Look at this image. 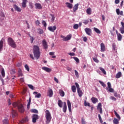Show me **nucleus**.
I'll return each instance as SVG.
<instances>
[{"mask_svg":"<svg viewBox=\"0 0 124 124\" xmlns=\"http://www.w3.org/2000/svg\"><path fill=\"white\" fill-rule=\"evenodd\" d=\"M108 87H107V90L108 92H109V93H114V89L112 88L111 86V83L108 82L107 83Z\"/></svg>","mask_w":124,"mask_h":124,"instance_id":"nucleus-7","label":"nucleus"},{"mask_svg":"<svg viewBox=\"0 0 124 124\" xmlns=\"http://www.w3.org/2000/svg\"><path fill=\"white\" fill-rule=\"evenodd\" d=\"M74 30H78V28H79V25L75 24L73 26Z\"/></svg>","mask_w":124,"mask_h":124,"instance_id":"nucleus-48","label":"nucleus"},{"mask_svg":"<svg viewBox=\"0 0 124 124\" xmlns=\"http://www.w3.org/2000/svg\"><path fill=\"white\" fill-rule=\"evenodd\" d=\"M34 56L36 60H38L40 57V51L39 46H34L33 48Z\"/></svg>","mask_w":124,"mask_h":124,"instance_id":"nucleus-1","label":"nucleus"},{"mask_svg":"<svg viewBox=\"0 0 124 124\" xmlns=\"http://www.w3.org/2000/svg\"><path fill=\"white\" fill-rule=\"evenodd\" d=\"M67 106L69 112H71V103H70L69 100H67Z\"/></svg>","mask_w":124,"mask_h":124,"instance_id":"nucleus-23","label":"nucleus"},{"mask_svg":"<svg viewBox=\"0 0 124 124\" xmlns=\"http://www.w3.org/2000/svg\"><path fill=\"white\" fill-rule=\"evenodd\" d=\"M81 124H86V120L84 118L81 119Z\"/></svg>","mask_w":124,"mask_h":124,"instance_id":"nucleus-56","label":"nucleus"},{"mask_svg":"<svg viewBox=\"0 0 124 124\" xmlns=\"http://www.w3.org/2000/svg\"><path fill=\"white\" fill-rule=\"evenodd\" d=\"M77 91L79 97H82V95H83V92L81 91V89L77 90Z\"/></svg>","mask_w":124,"mask_h":124,"instance_id":"nucleus-35","label":"nucleus"},{"mask_svg":"<svg viewBox=\"0 0 124 124\" xmlns=\"http://www.w3.org/2000/svg\"><path fill=\"white\" fill-rule=\"evenodd\" d=\"M84 31L88 35H91L92 34V29L90 28H86L84 29Z\"/></svg>","mask_w":124,"mask_h":124,"instance_id":"nucleus-11","label":"nucleus"},{"mask_svg":"<svg viewBox=\"0 0 124 124\" xmlns=\"http://www.w3.org/2000/svg\"><path fill=\"white\" fill-rule=\"evenodd\" d=\"M116 11L117 15H122V16L123 15V11H120V9H117Z\"/></svg>","mask_w":124,"mask_h":124,"instance_id":"nucleus-26","label":"nucleus"},{"mask_svg":"<svg viewBox=\"0 0 124 124\" xmlns=\"http://www.w3.org/2000/svg\"><path fill=\"white\" fill-rule=\"evenodd\" d=\"M12 105L13 107H17L18 109V111L20 112V113H24L25 111V108H24V106H23V105L16 102H14Z\"/></svg>","mask_w":124,"mask_h":124,"instance_id":"nucleus-2","label":"nucleus"},{"mask_svg":"<svg viewBox=\"0 0 124 124\" xmlns=\"http://www.w3.org/2000/svg\"><path fill=\"white\" fill-rule=\"evenodd\" d=\"M75 85L77 88V91H78L79 90H81V89L80 88V86H79V84H78V83L76 82Z\"/></svg>","mask_w":124,"mask_h":124,"instance_id":"nucleus-43","label":"nucleus"},{"mask_svg":"<svg viewBox=\"0 0 124 124\" xmlns=\"http://www.w3.org/2000/svg\"><path fill=\"white\" fill-rule=\"evenodd\" d=\"M99 82L100 83V84L101 85V86H102L104 87H106V84H105V83H104V82L101 81H99Z\"/></svg>","mask_w":124,"mask_h":124,"instance_id":"nucleus-46","label":"nucleus"},{"mask_svg":"<svg viewBox=\"0 0 124 124\" xmlns=\"http://www.w3.org/2000/svg\"><path fill=\"white\" fill-rule=\"evenodd\" d=\"M98 118L100 123H103V121H102V119L101 118V116H100V114H98Z\"/></svg>","mask_w":124,"mask_h":124,"instance_id":"nucleus-59","label":"nucleus"},{"mask_svg":"<svg viewBox=\"0 0 124 124\" xmlns=\"http://www.w3.org/2000/svg\"><path fill=\"white\" fill-rule=\"evenodd\" d=\"M1 74L2 76V77L4 78L5 77V72L4 71V69L1 68L0 70Z\"/></svg>","mask_w":124,"mask_h":124,"instance_id":"nucleus-34","label":"nucleus"},{"mask_svg":"<svg viewBox=\"0 0 124 124\" xmlns=\"http://www.w3.org/2000/svg\"><path fill=\"white\" fill-rule=\"evenodd\" d=\"M30 40L31 42V43H32L33 42V40H34V38L33 37L30 36Z\"/></svg>","mask_w":124,"mask_h":124,"instance_id":"nucleus-62","label":"nucleus"},{"mask_svg":"<svg viewBox=\"0 0 124 124\" xmlns=\"http://www.w3.org/2000/svg\"><path fill=\"white\" fill-rule=\"evenodd\" d=\"M91 100L93 102V103H94V104H95L96 103V102H97V101H98L97 100V98H95V97H93L92 98H91Z\"/></svg>","mask_w":124,"mask_h":124,"instance_id":"nucleus-33","label":"nucleus"},{"mask_svg":"<svg viewBox=\"0 0 124 124\" xmlns=\"http://www.w3.org/2000/svg\"><path fill=\"white\" fill-rule=\"evenodd\" d=\"M114 114L117 118H114L113 120V123L114 124H119L120 121H121V116H120V115L117 113V111L116 110H114Z\"/></svg>","mask_w":124,"mask_h":124,"instance_id":"nucleus-4","label":"nucleus"},{"mask_svg":"<svg viewBox=\"0 0 124 124\" xmlns=\"http://www.w3.org/2000/svg\"><path fill=\"white\" fill-rule=\"evenodd\" d=\"M84 105L85 106H90V103H88L86 101H85Z\"/></svg>","mask_w":124,"mask_h":124,"instance_id":"nucleus-61","label":"nucleus"},{"mask_svg":"<svg viewBox=\"0 0 124 124\" xmlns=\"http://www.w3.org/2000/svg\"><path fill=\"white\" fill-rule=\"evenodd\" d=\"M43 32H44L43 30L41 29H39L38 30V33H39V34H43Z\"/></svg>","mask_w":124,"mask_h":124,"instance_id":"nucleus-41","label":"nucleus"},{"mask_svg":"<svg viewBox=\"0 0 124 124\" xmlns=\"http://www.w3.org/2000/svg\"><path fill=\"white\" fill-rule=\"evenodd\" d=\"M93 61H94V62H96L97 63H98L99 62V61L98 60V59H97V58H93Z\"/></svg>","mask_w":124,"mask_h":124,"instance_id":"nucleus-50","label":"nucleus"},{"mask_svg":"<svg viewBox=\"0 0 124 124\" xmlns=\"http://www.w3.org/2000/svg\"><path fill=\"white\" fill-rule=\"evenodd\" d=\"M33 94H34L35 98H40V97H41V93H38L37 92H33Z\"/></svg>","mask_w":124,"mask_h":124,"instance_id":"nucleus-14","label":"nucleus"},{"mask_svg":"<svg viewBox=\"0 0 124 124\" xmlns=\"http://www.w3.org/2000/svg\"><path fill=\"white\" fill-rule=\"evenodd\" d=\"M78 7H79V4L78 3L76 4L73 8V12H76V11L78 10Z\"/></svg>","mask_w":124,"mask_h":124,"instance_id":"nucleus-17","label":"nucleus"},{"mask_svg":"<svg viewBox=\"0 0 124 124\" xmlns=\"http://www.w3.org/2000/svg\"><path fill=\"white\" fill-rule=\"evenodd\" d=\"M109 98L110 99H111V100H113V101H116L117 100V99L114 96H110Z\"/></svg>","mask_w":124,"mask_h":124,"instance_id":"nucleus-54","label":"nucleus"},{"mask_svg":"<svg viewBox=\"0 0 124 124\" xmlns=\"http://www.w3.org/2000/svg\"><path fill=\"white\" fill-rule=\"evenodd\" d=\"M75 73L76 77H77V78H79V73L77 71H76V70H75Z\"/></svg>","mask_w":124,"mask_h":124,"instance_id":"nucleus-53","label":"nucleus"},{"mask_svg":"<svg viewBox=\"0 0 124 124\" xmlns=\"http://www.w3.org/2000/svg\"><path fill=\"white\" fill-rule=\"evenodd\" d=\"M42 69L43 70H44V71L47 72L48 73H50V72H51V71H52V69L49 68L47 67H42Z\"/></svg>","mask_w":124,"mask_h":124,"instance_id":"nucleus-12","label":"nucleus"},{"mask_svg":"<svg viewBox=\"0 0 124 124\" xmlns=\"http://www.w3.org/2000/svg\"><path fill=\"white\" fill-rule=\"evenodd\" d=\"M29 6L31 9H32V8H33V4H32L31 2H30Z\"/></svg>","mask_w":124,"mask_h":124,"instance_id":"nucleus-57","label":"nucleus"},{"mask_svg":"<svg viewBox=\"0 0 124 124\" xmlns=\"http://www.w3.org/2000/svg\"><path fill=\"white\" fill-rule=\"evenodd\" d=\"M93 31H94L96 32V33H98L99 34H100V33H101V31H100V30L95 27L93 28Z\"/></svg>","mask_w":124,"mask_h":124,"instance_id":"nucleus-29","label":"nucleus"},{"mask_svg":"<svg viewBox=\"0 0 124 124\" xmlns=\"http://www.w3.org/2000/svg\"><path fill=\"white\" fill-rule=\"evenodd\" d=\"M14 8H15V10H16V11H18V12H21V11H22V9L21 8H19L16 5H15L14 6Z\"/></svg>","mask_w":124,"mask_h":124,"instance_id":"nucleus-31","label":"nucleus"},{"mask_svg":"<svg viewBox=\"0 0 124 124\" xmlns=\"http://www.w3.org/2000/svg\"><path fill=\"white\" fill-rule=\"evenodd\" d=\"M27 0H23L22 2V6L23 8H25L27 7Z\"/></svg>","mask_w":124,"mask_h":124,"instance_id":"nucleus-25","label":"nucleus"},{"mask_svg":"<svg viewBox=\"0 0 124 124\" xmlns=\"http://www.w3.org/2000/svg\"><path fill=\"white\" fill-rule=\"evenodd\" d=\"M3 124H7L8 122H7V120L5 119L3 121Z\"/></svg>","mask_w":124,"mask_h":124,"instance_id":"nucleus-64","label":"nucleus"},{"mask_svg":"<svg viewBox=\"0 0 124 124\" xmlns=\"http://www.w3.org/2000/svg\"><path fill=\"white\" fill-rule=\"evenodd\" d=\"M116 33L117 35V39L118 41H122V39H123V36H122V34L119 33L117 30L116 31Z\"/></svg>","mask_w":124,"mask_h":124,"instance_id":"nucleus-10","label":"nucleus"},{"mask_svg":"<svg viewBox=\"0 0 124 124\" xmlns=\"http://www.w3.org/2000/svg\"><path fill=\"white\" fill-rule=\"evenodd\" d=\"M72 59H74V60H75V61L78 62V63H79V62H80V60H79V59H78V58L77 57H71Z\"/></svg>","mask_w":124,"mask_h":124,"instance_id":"nucleus-42","label":"nucleus"},{"mask_svg":"<svg viewBox=\"0 0 124 124\" xmlns=\"http://www.w3.org/2000/svg\"><path fill=\"white\" fill-rule=\"evenodd\" d=\"M47 30L52 32H55V31L57 30V26L54 25V26H49L47 28Z\"/></svg>","mask_w":124,"mask_h":124,"instance_id":"nucleus-8","label":"nucleus"},{"mask_svg":"<svg viewBox=\"0 0 124 124\" xmlns=\"http://www.w3.org/2000/svg\"><path fill=\"white\" fill-rule=\"evenodd\" d=\"M42 24L44 25V27H45V28H46V27H47V23H46V22L45 21H42Z\"/></svg>","mask_w":124,"mask_h":124,"instance_id":"nucleus-52","label":"nucleus"},{"mask_svg":"<svg viewBox=\"0 0 124 124\" xmlns=\"http://www.w3.org/2000/svg\"><path fill=\"white\" fill-rule=\"evenodd\" d=\"M4 19V14L2 12H0V20H2Z\"/></svg>","mask_w":124,"mask_h":124,"instance_id":"nucleus-32","label":"nucleus"},{"mask_svg":"<svg viewBox=\"0 0 124 124\" xmlns=\"http://www.w3.org/2000/svg\"><path fill=\"white\" fill-rule=\"evenodd\" d=\"M101 107H102L101 103H99L97 106V109L99 110L100 114H102V108H101Z\"/></svg>","mask_w":124,"mask_h":124,"instance_id":"nucleus-18","label":"nucleus"},{"mask_svg":"<svg viewBox=\"0 0 124 124\" xmlns=\"http://www.w3.org/2000/svg\"><path fill=\"white\" fill-rule=\"evenodd\" d=\"M38 120V115L36 114L33 115L32 116V122L33 123H36V120Z\"/></svg>","mask_w":124,"mask_h":124,"instance_id":"nucleus-15","label":"nucleus"},{"mask_svg":"<svg viewBox=\"0 0 124 124\" xmlns=\"http://www.w3.org/2000/svg\"><path fill=\"white\" fill-rule=\"evenodd\" d=\"M112 49L113 50H116V44H112Z\"/></svg>","mask_w":124,"mask_h":124,"instance_id":"nucleus-63","label":"nucleus"},{"mask_svg":"<svg viewBox=\"0 0 124 124\" xmlns=\"http://www.w3.org/2000/svg\"><path fill=\"white\" fill-rule=\"evenodd\" d=\"M53 90L52 89L49 88L47 92V96L49 97H52L53 96Z\"/></svg>","mask_w":124,"mask_h":124,"instance_id":"nucleus-13","label":"nucleus"},{"mask_svg":"<svg viewBox=\"0 0 124 124\" xmlns=\"http://www.w3.org/2000/svg\"><path fill=\"white\" fill-rule=\"evenodd\" d=\"M61 37L62 39V40H63V41H68V40H70V39H71V38L72 37V34H69L67 35L66 37L62 35H61Z\"/></svg>","mask_w":124,"mask_h":124,"instance_id":"nucleus-6","label":"nucleus"},{"mask_svg":"<svg viewBox=\"0 0 124 124\" xmlns=\"http://www.w3.org/2000/svg\"><path fill=\"white\" fill-rule=\"evenodd\" d=\"M100 47H101V52H105V50H106L105 45H104V44L103 43H101Z\"/></svg>","mask_w":124,"mask_h":124,"instance_id":"nucleus-16","label":"nucleus"},{"mask_svg":"<svg viewBox=\"0 0 124 124\" xmlns=\"http://www.w3.org/2000/svg\"><path fill=\"white\" fill-rule=\"evenodd\" d=\"M114 96H115V97H121V95H120V94H118V93H114Z\"/></svg>","mask_w":124,"mask_h":124,"instance_id":"nucleus-51","label":"nucleus"},{"mask_svg":"<svg viewBox=\"0 0 124 124\" xmlns=\"http://www.w3.org/2000/svg\"><path fill=\"white\" fill-rule=\"evenodd\" d=\"M83 24L84 25H87V24H89V20H85L83 21Z\"/></svg>","mask_w":124,"mask_h":124,"instance_id":"nucleus-60","label":"nucleus"},{"mask_svg":"<svg viewBox=\"0 0 124 124\" xmlns=\"http://www.w3.org/2000/svg\"><path fill=\"white\" fill-rule=\"evenodd\" d=\"M24 67L27 71H30V67H29V65H28V64L25 65Z\"/></svg>","mask_w":124,"mask_h":124,"instance_id":"nucleus-47","label":"nucleus"},{"mask_svg":"<svg viewBox=\"0 0 124 124\" xmlns=\"http://www.w3.org/2000/svg\"><path fill=\"white\" fill-rule=\"evenodd\" d=\"M12 116L13 118H15V117H16V116H17V111H16V110H14V109H12Z\"/></svg>","mask_w":124,"mask_h":124,"instance_id":"nucleus-24","label":"nucleus"},{"mask_svg":"<svg viewBox=\"0 0 124 124\" xmlns=\"http://www.w3.org/2000/svg\"><path fill=\"white\" fill-rule=\"evenodd\" d=\"M121 33L124 34V27H121L120 29Z\"/></svg>","mask_w":124,"mask_h":124,"instance_id":"nucleus-49","label":"nucleus"},{"mask_svg":"<svg viewBox=\"0 0 124 124\" xmlns=\"http://www.w3.org/2000/svg\"><path fill=\"white\" fill-rule=\"evenodd\" d=\"M45 117L46 118V124H49L51 122V120H52V116H51V113L49 110H46L45 111Z\"/></svg>","mask_w":124,"mask_h":124,"instance_id":"nucleus-3","label":"nucleus"},{"mask_svg":"<svg viewBox=\"0 0 124 124\" xmlns=\"http://www.w3.org/2000/svg\"><path fill=\"white\" fill-rule=\"evenodd\" d=\"M58 106H59V107H60V108H62L63 103L62 101V100H58Z\"/></svg>","mask_w":124,"mask_h":124,"instance_id":"nucleus-38","label":"nucleus"},{"mask_svg":"<svg viewBox=\"0 0 124 124\" xmlns=\"http://www.w3.org/2000/svg\"><path fill=\"white\" fill-rule=\"evenodd\" d=\"M8 43L11 47H12V48H16L17 46L16 43H15L13 39L10 37L8 39Z\"/></svg>","mask_w":124,"mask_h":124,"instance_id":"nucleus-5","label":"nucleus"},{"mask_svg":"<svg viewBox=\"0 0 124 124\" xmlns=\"http://www.w3.org/2000/svg\"><path fill=\"white\" fill-rule=\"evenodd\" d=\"M31 111L32 113H35L36 114H38V111L35 109H32L31 110Z\"/></svg>","mask_w":124,"mask_h":124,"instance_id":"nucleus-45","label":"nucleus"},{"mask_svg":"<svg viewBox=\"0 0 124 124\" xmlns=\"http://www.w3.org/2000/svg\"><path fill=\"white\" fill-rule=\"evenodd\" d=\"M86 13L87 14H88V15H91V14H92V9L91 8L87 9L86 10Z\"/></svg>","mask_w":124,"mask_h":124,"instance_id":"nucleus-39","label":"nucleus"},{"mask_svg":"<svg viewBox=\"0 0 124 124\" xmlns=\"http://www.w3.org/2000/svg\"><path fill=\"white\" fill-rule=\"evenodd\" d=\"M99 69L100 71H101V72H102V73H103V74H104L105 75H106V74H107L106 71H105V69H104V68H103L101 67H100Z\"/></svg>","mask_w":124,"mask_h":124,"instance_id":"nucleus-37","label":"nucleus"},{"mask_svg":"<svg viewBox=\"0 0 124 124\" xmlns=\"http://www.w3.org/2000/svg\"><path fill=\"white\" fill-rule=\"evenodd\" d=\"M123 76V75L122 74L121 72H119L118 73L116 74L115 76V78L116 79H119V78H121Z\"/></svg>","mask_w":124,"mask_h":124,"instance_id":"nucleus-19","label":"nucleus"},{"mask_svg":"<svg viewBox=\"0 0 124 124\" xmlns=\"http://www.w3.org/2000/svg\"><path fill=\"white\" fill-rule=\"evenodd\" d=\"M67 106L69 112H71V103H70L69 100H67Z\"/></svg>","mask_w":124,"mask_h":124,"instance_id":"nucleus-22","label":"nucleus"},{"mask_svg":"<svg viewBox=\"0 0 124 124\" xmlns=\"http://www.w3.org/2000/svg\"><path fill=\"white\" fill-rule=\"evenodd\" d=\"M18 77H22V76L24 75L23 74V72L22 71V70H21V69H18Z\"/></svg>","mask_w":124,"mask_h":124,"instance_id":"nucleus-28","label":"nucleus"},{"mask_svg":"<svg viewBox=\"0 0 124 124\" xmlns=\"http://www.w3.org/2000/svg\"><path fill=\"white\" fill-rule=\"evenodd\" d=\"M59 93L61 95V96L63 97L64 96V92L62 90H59Z\"/></svg>","mask_w":124,"mask_h":124,"instance_id":"nucleus-40","label":"nucleus"},{"mask_svg":"<svg viewBox=\"0 0 124 124\" xmlns=\"http://www.w3.org/2000/svg\"><path fill=\"white\" fill-rule=\"evenodd\" d=\"M71 89L73 93H76V87L75 86H72Z\"/></svg>","mask_w":124,"mask_h":124,"instance_id":"nucleus-44","label":"nucleus"},{"mask_svg":"<svg viewBox=\"0 0 124 124\" xmlns=\"http://www.w3.org/2000/svg\"><path fill=\"white\" fill-rule=\"evenodd\" d=\"M35 24L36 26H39L40 25V21L39 20H37L35 21Z\"/></svg>","mask_w":124,"mask_h":124,"instance_id":"nucleus-58","label":"nucleus"},{"mask_svg":"<svg viewBox=\"0 0 124 124\" xmlns=\"http://www.w3.org/2000/svg\"><path fill=\"white\" fill-rule=\"evenodd\" d=\"M35 6L36 9H41L42 8V6L40 3H36L35 4Z\"/></svg>","mask_w":124,"mask_h":124,"instance_id":"nucleus-21","label":"nucleus"},{"mask_svg":"<svg viewBox=\"0 0 124 124\" xmlns=\"http://www.w3.org/2000/svg\"><path fill=\"white\" fill-rule=\"evenodd\" d=\"M27 122H29V118L28 117H26L24 118L21 122L20 123L24 124V123H26Z\"/></svg>","mask_w":124,"mask_h":124,"instance_id":"nucleus-27","label":"nucleus"},{"mask_svg":"<svg viewBox=\"0 0 124 124\" xmlns=\"http://www.w3.org/2000/svg\"><path fill=\"white\" fill-rule=\"evenodd\" d=\"M28 87L29 88H30V89H31V90H34V88L33 87V86H32V85L31 84H29L28 85Z\"/></svg>","mask_w":124,"mask_h":124,"instance_id":"nucleus-55","label":"nucleus"},{"mask_svg":"<svg viewBox=\"0 0 124 124\" xmlns=\"http://www.w3.org/2000/svg\"><path fill=\"white\" fill-rule=\"evenodd\" d=\"M65 4L66 7H68V8H69V9H71L73 7V5L69 2H66Z\"/></svg>","mask_w":124,"mask_h":124,"instance_id":"nucleus-20","label":"nucleus"},{"mask_svg":"<svg viewBox=\"0 0 124 124\" xmlns=\"http://www.w3.org/2000/svg\"><path fill=\"white\" fill-rule=\"evenodd\" d=\"M64 106H63V111L64 112V113H66V109H67V106H66V103H65V102H64Z\"/></svg>","mask_w":124,"mask_h":124,"instance_id":"nucleus-30","label":"nucleus"},{"mask_svg":"<svg viewBox=\"0 0 124 124\" xmlns=\"http://www.w3.org/2000/svg\"><path fill=\"white\" fill-rule=\"evenodd\" d=\"M27 109H30V106H31V98H29V100L28 101Z\"/></svg>","mask_w":124,"mask_h":124,"instance_id":"nucleus-36","label":"nucleus"},{"mask_svg":"<svg viewBox=\"0 0 124 124\" xmlns=\"http://www.w3.org/2000/svg\"><path fill=\"white\" fill-rule=\"evenodd\" d=\"M42 44L44 49H45V50H47V49H48V45L47 44V42H46V40H43Z\"/></svg>","mask_w":124,"mask_h":124,"instance_id":"nucleus-9","label":"nucleus"}]
</instances>
